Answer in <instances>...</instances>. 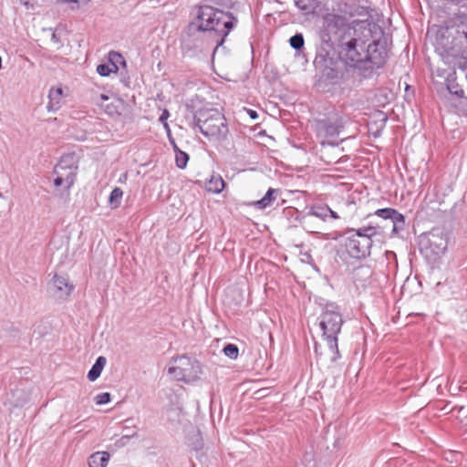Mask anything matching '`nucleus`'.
<instances>
[{"instance_id": "1", "label": "nucleus", "mask_w": 467, "mask_h": 467, "mask_svg": "<svg viewBox=\"0 0 467 467\" xmlns=\"http://www.w3.org/2000/svg\"><path fill=\"white\" fill-rule=\"evenodd\" d=\"M380 26L368 21L354 20L349 22L345 16L336 13H327L322 17V25L319 28V38L323 45L329 49L342 44L344 40L360 32L364 36L369 37L373 32L379 33Z\"/></svg>"}, {"instance_id": "2", "label": "nucleus", "mask_w": 467, "mask_h": 467, "mask_svg": "<svg viewBox=\"0 0 467 467\" xmlns=\"http://www.w3.org/2000/svg\"><path fill=\"white\" fill-rule=\"evenodd\" d=\"M237 23V17L232 13L205 5L198 8L195 20L188 26V32L193 34L207 31L214 34V41L218 47L223 44Z\"/></svg>"}, {"instance_id": "3", "label": "nucleus", "mask_w": 467, "mask_h": 467, "mask_svg": "<svg viewBox=\"0 0 467 467\" xmlns=\"http://www.w3.org/2000/svg\"><path fill=\"white\" fill-rule=\"evenodd\" d=\"M377 226H366L359 229H348L343 239L348 254L357 260H362L370 254L372 237L377 235Z\"/></svg>"}, {"instance_id": "4", "label": "nucleus", "mask_w": 467, "mask_h": 467, "mask_svg": "<svg viewBox=\"0 0 467 467\" xmlns=\"http://www.w3.org/2000/svg\"><path fill=\"white\" fill-rule=\"evenodd\" d=\"M319 319L323 337L332 352L331 361L336 362L340 358L337 347V335L340 333L343 325L342 315L337 306L327 305Z\"/></svg>"}, {"instance_id": "5", "label": "nucleus", "mask_w": 467, "mask_h": 467, "mask_svg": "<svg viewBox=\"0 0 467 467\" xmlns=\"http://www.w3.org/2000/svg\"><path fill=\"white\" fill-rule=\"evenodd\" d=\"M194 126L207 138L222 140L228 128L223 115L215 109H200L194 115Z\"/></svg>"}, {"instance_id": "6", "label": "nucleus", "mask_w": 467, "mask_h": 467, "mask_svg": "<svg viewBox=\"0 0 467 467\" xmlns=\"http://www.w3.org/2000/svg\"><path fill=\"white\" fill-rule=\"evenodd\" d=\"M173 365L168 368V374L177 380L192 383L199 379L202 367L196 358L187 355L176 357L171 361Z\"/></svg>"}, {"instance_id": "7", "label": "nucleus", "mask_w": 467, "mask_h": 467, "mask_svg": "<svg viewBox=\"0 0 467 467\" xmlns=\"http://www.w3.org/2000/svg\"><path fill=\"white\" fill-rule=\"evenodd\" d=\"M383 36V31L380 28L379 33L373 32L372 36L366 37V43L371 40L365 48H362V55L364 57V66H367L363 70H369L373 68H379L385 63L387 55L386 48L380 43V37Z\"/></svg>"}, {"instance_id": "8", "label": "nucleus", "mask_w": 467, "mask_h": 467, "mask_svg": "<svg viewBox=\"0 0 467 467\" xmlns=\"http://www.w3.org/2000/svg\"><path fill=\"white\" fill-rule=\"evenodd\" d=\"M365 45L366 36L358 32L357 35H351V37L344 40L342 44L337 47L341 48V53L350 66L363 70V68L367 67L364 66V57L362 55V48H365Z\"/></svg>"}, {"instance_id": "9", "label": "nucleus", "mask_w": 467, "mask_h": 467, "mask_svg": "<svg viewBox=\"0 0 467 467\" xmlns=\"http://www.w3.org/2000/svg\"><path fill=\"white\" fill-rule=\"evenodd\" d=\"M343 128V119L337 114L324 119L317 120L315 129L317 136L322 139V143L326 140L336 138Z\"/></svg>"}, {"instance_id": "10", "label": "nucleus", "mask_w": 467, "mask_h": 467, "mask_svg": "<svg viewBox=\"0 0 467 467\" xmlns=\"http://www.w3.org/2000/svg\"><path fill=\"white\" fill-rule=\"evenodd\" d=\"M166 418L171 426L176 430L187 431L192 427L189 415L183 408L179 405H172L166 410Z\"/></svg>"}, {"instance_id": "11", "label": "nucleus", "mask_w": 467, "mask_h": 467, "mask_svg": "<svg viewBox=\"0 0 467 467\" xmlns=\"http://www.w3.org/2000/svg\"><path fill=\"white\" fill-rule=\"evenodd\" d=\"M74 289L68 278L64 275H55L49 284V290L54 296L59 299L67 298Z\"/></svg>"}, {"instance_id": "12", "label": "nucleus", "mask_w": 467, "mask_h": 467, "mask_svg": "<svg viewBox=\"0 0 467 467\" xmlns=\"http://www.w3.org/2000/svg\"><path fill=\"white\" fill-rule=\"evenodd\" d=\"M375 215L381 217L385 220L389 219L392 223L393 231L395 232L398 227L404 224V216L398 211L392 208L379 209L375 212Z\"/></svg>"}, {"instance_id": "13", "label": "nucleus", "mask_w": 467, "mask_h": 467, "mask_svg": "<svg viewBox=\"0 0 467 467\" xmlns=\"http://www.w3.org/2000/svg\"><path fill=\"white\" fill-rule=\"evenodd\" d=\"M100 100H101L100 106L105 109V111L109 115L114 116V115H122L125 113L126 103L123 99H115L112 102L104 105L103 102L109 100V98L106 95L101 94Z\"/></svg>"}, {"instance_id": "14", "label": "nucleus", "mask_w": 467, "mask_h": 467, "mask_svg": "<svg viewBox=\"0 0 467 467\" xmlns=\"http://www.w3.org/2000/svg\"><path fill=\"white\" fill-rule=\"evenodd\" d=\"M429 244L432 252L437 255L443 254L447 249V240L441 233H431Z\"/></svg>"}, {"instance_id": "15", "label": "nucleus", "mask_w": 467, "mask_h": 467, "mask_svg": "<svg viewBox=\"0 0 467 467\" xmlns=\"http://www.w3.org/2000/svg\"><path fill=\"white\" fill-rule=\"evenodd\" d=\"M110 459L108 451H97L92 453L88 459V467H107Z\"/></svg>"}, {"instance_id": "16", "label": "nucleus", "mask_w": 467, "mask_h": 467, "mask_svg": "<svg viewBox=\"0 0 467 467\" xmlns=\"http://www.w3.org/2000/svg\"><path fill=\"white\" fill-rule=\"evenodd\" d=\"M225 187V182L220 174H212L205 183V189L209 192L220 193Z\"/></svg>"}, {"instance_id": "17", "label": "nucleus", "mask_w": 467, "mask_h": 467, "mask_svg": "<svg viewBox=\"0 0 467 467\" xmlns=\"http://www.w3.org/2000/svg\"><path fill=\"white\" fill-rule=\"evenodd\" d=\"M279 193V189L269 188L262 199L254 202V206L258 209H265L269 207L276 200V197Z\"/></svg>"}, {"instance_id": "18", "label": "nucleus", "mask_w": 467, "mask_h": 467, "mask_svg": "<svg viewBox=\"0 0 467 467\" xmlns=\"http://www.w3.org/2000/svg\"><path fill=\"white\" fill-rule=\"evenodd\" d=\"M63 98V89L61 88H52L48 93L49 103L47 105L48 110L56 111L60 107V102Z\"/></svg>"}, {"instance_id": "19", "label": "nucleus", "mask_w": 467, "mask_h": 467, "mask_svg": "<svg viewBox=\"0 0 467 467\" xmlns=\"http://www.w3.org/2000/svg\"><path fill=\"white\" fill-rule=\"evenodd\" d=\"M55 168H62L63 170H78V161L77 157L73 153L65 154L60 158L59 162L55 166Z\"/></svg>"}, {"instance_id": "20", "label": "nucleus", "mask_w": 467, "mask_h": 467, "mask_svg": "<svg viewBox=\"0 0 467 467\" xmlns=\"http://www.w3.org/2000/svg\"><path fill=\"white\" fill-rule=\"evenodd\" d=\"M54 174L60 176L66 182V190L68 191L75 182L77 171L55 168Z\"/></svg>"}, {"instance_id": "21", "label": "nucleus", "mask_w": 467, "mask_h": 467, "mask_svg": "<svg viewBox=\"0 0 467 467\" xmlns=\"http://www.w3.org/2000/svg\"><path fill=\"white\" fill-rule=\"evenodd\" d=\"M106 358L105 357H99L95 362V364L92 366L90 370L88 373V379L90 381H95L101 374L103 368L106 365Z\"/></svg>"}, {"instance_id": "22", "label": "nucleus", "mask_w": 467, "mask_h": 467, "mask_svg": "<svg viewBox=\"0 0 467 467\" xmlns=\"http://www.w3.org/2000/svg\"><path fill=\"white\" fill-rule=\"evenodd\" d=\"M455 26L458 37H463L467 44V15L459 16L455 21Z\"/></svg>"}, {"instance_id": "23", "label": "nucleus", "mask_w": 467, "mask_h": 467, "mask_svg": "<svg viewBox=\"0 0 467 467\" xmlns=\"http://www.w3.org/2000/svg\"><path fill=\"white\" fill-rule=\"evenodd\" d=\"M172 144H173V148H174V150L176 153V156H175L176 165L180 169H184L189 161V155L186 152L181 150L178 148V146L174 143V141H172Z\"/></svg>"}, {"instance_id": "24", "label": "nucleus", "mask_w": 467, "mask_h": 467, "mask_svg": "<svg viewBox=\"0 0 467 467\" xmlns=\"http://www.w3.org/2000/svg\"><path fill=\"white\" fill-rule=\"evenodd\" d=\"M452 76L453 75H449V77L447 78V88L449 92L458 97H464L465 90L462 88V86H459L457 83H454Z\"/></svg>"}, {"instance_id": "25", "label": "nucleus", "mask_w": 467, "mask_h": 467, "mask_svg": "<svg viewBox=\"0 0 467 467\" xmlns=\"http://www.w3.org/2000/svg\"><path fill=\"white\" fill-rule=\"evenodd\" d=\"M123 196V191L119 188L115 187L112 192L109 194V202L111 206V208H118L120 205V202Z\"/></svg>"}, {"instance_id": "26", "label": "nucleus", "mask_w": 467, "mask_h": 467, "mask_svg": "<svg viewBox=\"0 0 467 467\" xmlns=\"http://www.w3.org/2000/svg\"><path fill=\"white\" fill-rule=\"evenodd\" d=\"M332 58L329 57V51L325 47H321L316 56L315 64L321 65L323 64L325 67H328V62H330Z\"/></svg>"}, {"instance_id": "27", "label": "nucleus", "mask_w": 467, "mask_h": 467, "mask_svg": "<svg viewBox=\"0 0 467 467\" xmlns=\"http://www.w3.org/2000/svg\"><path fill=\"white\" fill-rule=\"evenodd\" d=\"M117 70L118 67L113 62L109 64H99L97 67V72L102 77H108L111 72H116Z\"/></svg>"}, {"instance_id": "28", "label": "nucleus", "mask_w": 467, "mask_h": 467, "mask_svg": "<svg viewBox=\"0 0 467 467\" xmlns=\"http://www.w3.org/2000/svg\"><path fill=\"white\" fill-rule=\"evenodd\" d=\"M223 354L231 359H236L239 355L238 347L234 344H227L223 349Z\"/></svg>"}, {"instance_id": "29", "label": "nucleus", "mask_w": 467, "mask_h": 467, "mask_svg": "<svg viewBox=\"0 0 467 467\" xmlns=\"http://www.w3.org/2000/svg\"><path fill=\"white\" fill-rule=\"evenodd\" d=\"M304 43H305L304 36L302 34H299V33L294 35L289 39L290 46L296 50L301 49L304 47Z\"/></svg>"}, {"instance_id": "30", "label": "nucleus", "mask_w": 467, "mask_h": 467, "mask_svg": "<svg viewBox=\"0 0 467 467\" xmlns=\"http://www.w3.org/2000/svg\"><path fill=\"white\" fill-rule=\"evenodd\" d=\"M329 212H330L329 207H317V208L313 209L312 214L318 218L326 220L328 217Z\"/></svg>"}, {"instance_id": "31", "label": "nucleus", "mask_w": 467, "mask_h": 467, "mask_svg": "<svg viewBox=\"0 0 467 467\" xmlns=\"http://www.w3.org/2000/svg\"><path fill=\"white\" fill-rule=\"evenodd\" d=\"M111 396L109 392L99 393L95 397V402L97 405H104L110 401Z\"/></svg>"}, {"instance_id": "32", "label": "nucleus", "mask_w": 467, "mask_h": 467, "mask_svg": "<svg viewBox=\"0 0 467 467\" xmlns=\"http://www.w3.org/2000/svg\"><path fill=\"white\" fill-rule=\"evenodd\" d=\"M460 413H461V415L459 416V418H460L461 423L462 424L463 427L467 428V410H465L464 408H462L460 410Z\"/></svg>"}, {"instance_id": "33", "label": "nucleus", "mask_w": 467, "mask_h": 467, "mask_svg": "<svg viewBox=\"0 0 467 467\" xmlns=\"http://www.w3.org/2000/svg\"><path fill=\"white\" fill-rule=\"evenodd\" d=\"M296 6L305 12H308L309 6L306 4L304 0H296L295 1Z\"/></svg>"}, {"instance_id": "34", "label": "nucleus", "mask_w": 467, "mask_h": 467, "mask_svg": "<svg viewBox=\"0 0 467 467\" xmlns=\"http://www.w3.org/2000/svg\"><path fill=\"white\" fill-rule=\"evenodd\" d=\"M54 185L56 187L64 186L66 188V182L58 175H56V178L54 179Z\"/></svg>"}, {"instance_id": "35", "label": "nucleus", "mask_w": 467, "mask_h": 467, "mask_svg": "<svg viewBox=\"0 0 467 467\" xmlns=\"http://www.w3.org/2000/svg\"><path fill=\"white\" fill-rule=\"evenodd\" d=\"M170 116V113L167 109H164L161 113V115L160 116V121L164 123L166 122L167 119L169 118Z\"/></svg>"}, {"instance_id": "36", "label": "nucleus", "mask_w": 467, "mask_h": 467, "mask_svg": "<svg viewBox=\"0 0 467 467\" xmlns=\"http://www.w3.org/2000/svg\"><path fill=\"white\" fill-rule=\"evenodd\" d=\"M250 117L252 119H255L257 117V113L254 110H249Z\"/></svg>"}, {"instance_id": "37", "label": "nucleus", "mask_w": 467, "mask_h": 467, "mask_svg": "<svg viewBox=\"0 0 467 467\" xmlns=\"http://www.w3.org/2000/svg\"><path fill=\"white\" fill-rule=\"evenodd\" d=\"M328 216L335 218V219H337L338 217L337 215V213L335 212H333L331 209H330V212L328 213Z\"/></svg>"}, {"instance_id": "38", "label": "nucleus", "mask_w": 467, "mask_h": 467, "mask_svg": "<svg viewBox=\"0 0 467 467\" xmlns=\"http://www.w3.org/2000/svg\"><path fill=\"white\" fill-rule=\"evenodd\" d=\"M163 124H164L165 129H166L168 131H170V128H169L168 123H167V122H164Z\"/></svg>"}, {"instance_id": "39", "label": "nucleus", "mask_w": 467, "mask_h": 467, "mask_svg": "<svg viewBox=\"0 0 467 467\" xmlns=\"http://www.w3.org/2000/svg\"><path fill=\"white\" fill-rule=\"evenodd\" d=\"M52 39L57 41V36L55 33L52 34Z\"/></svg>"}, {"instance_id": "40", "label": "nucleus", "mask_w": 467, "mask_h": 467, "mask_svg": "<svg viewBox=\"0 0 467 467\" xmlns=\"http://www.w3.org/2000/svg\"><path fill=\"white\" fill-rule=\"evenodd\" d=\"M122 438L128 439V438H130V435H125Z\"/></svg>"}, {"instance_id": "41", "label": "nucleus", "mask_w": 467, "mask_h": 467, "mask_svg": "<svg viewBox=\"0 0 467 467\" xmlns=\"http://www.w3.org/2000/svg\"><path fill=\"white\" fill-rule=\"evenodd\" d=\"M114 56H116V57H118L121 58L120 55H119V54H114Z\"/></svg>"}]
</instances>
